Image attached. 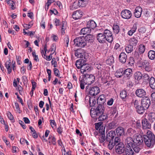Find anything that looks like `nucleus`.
Listing matches in <instances>:
<instances>
[{"mask_svg": "<svg viewBox=\"0 0 155 155\" xmlns=\"http://www.w3.org/2000/svg\"><path fill=\"white\" fill-rule=\"evenodd\" d=\"M56 138L54 137V136H53L52 137V139L51 140V142L52 143V144L54 145H56Z\"/></svg>", "mask_w": 155, "mask_h": 155, "instance_id": "obj_64", "label": "nucleus"}, {"mask_svg": "<svg viewBox=\"0 0 155 155\" xmlns=\"http://www.w3.org/2000/svg\"><path fill=\"white\" fill-rule=\"evenodd\" d=\"M100 92L99 88L97 86L90 87L89 89V94L91 96H94Z\"/></svg>", "mask_w": 155, "mask_h": 155, "instance_id": "obj_18", "label": "nucleus"}, {"mask_svg": "<svg viewBox=\"0 0 155 155\" xmlns=\"http://www.w3.org/2000/svg\"><path fill=\"white\" fill-rule=\"evenodd\" d=\"M133 46L129 44L125 48L126 52L128 53H131L133 50Z\"/></svg>", "mask_w": 155, "mask_h": 155, "instance_id": "obj_45", "label": "nucleus"}, {"mask_svg": "<svg viewBox=\"0 0 155 155\" xmlns=\"http://www.w3.org/2000/svg\"><path fill=\"white\" fill-rule=\"evenodd\" d=\"M96 24L93 20L88 22V33H91V29L93 30L96 26Z\"/></svg>", "mask_w": 155, "mask_h": 155, "instance_id": "obj_19", "label": "nucleus"}, {"mask_svg": "<svg viewBox=\"0 0 155 155\" xmlns=\"http://www.w3.org/2000/svg\"><path fill=\"white\" fill-rule=\"evenodd\" d=\"M97 38L98 42L101 43H104L106 42V40L104 33L97 34Z\"/></svg>", "mask_w": 155, "mask_h": 155, "instance_id": "obj_22", "label": "nucleus"}, {"mask_svg": "<svg viewBox=\"0 0 155 155\" xmlns=\"http://www.w3.org/2000/svg\"><path fill=\"white\" fill-rule=\"evenodd\" d=\"M53 70L54 75L56 76H59V72L58 70L56 68H54Z\"/></svg>", "mask_w": 155, "mask_h": 155, "instance_id": "obj_58", "label": "nucleus"}, {"mask_svg": "<svg viewBox=\"0 0 155 155\" xmlns=\"http://www.w3.org/2000/svg\"><path fill=\"white\" fill-rule=\"evenodd\" d=\"M106 41L108 42L111 43L113 40V36L112 32L108 29H105L104 31Z\"/></svg>", "mask_w": 155, "mask_h": 155, "instance_id": "obj_8", "label": "nucleus"}, {"mask_svg": "<svg viewBox=\"0 0 155 155\" xmlns=\"http://www.w3.org/2000/svg\"><path fill=\"white\" fill-rule=\"evenodd\" d=\"M143 138L145 144L148 147L153 146L155 143V136L150 131L148 130L147 135L143 136Z\"/></svg>", "mask_w": 155, "mask_h": 155, "instance_id": "obj_2", "label": "nucleus"}, {"mask_svg": "<svg viewBox=\"0 0 155 155\" xmlns=\"http://www.w3.org/2000/svg\"><path fill=\"white\" fill-rule=\"evenodd\" d=\"M87 41V38L83 36L76 38L74 40V41L75 46L83 48L86 45Z\"/></svg>", "mask_w": 155, "mask_h": 155, "instance_id": "obj_5", "label": "nucleus"}, {"mask_svg": "<svg viewBox=\"0 0 155 155\" xmlns=\"http://www.w3.org/2000/svg\"><path fill=\"white\" fill-rule=\"evenodd\" d=\"M132 102L135 108H136L137 106H138L140 105H139L140 103V101L138 100H133Z\"/></svg>", "mask_w": 155, "mask_h": 155, "instance_id": "obj_49", "label": "nucleus"}, {"mask_svg": "<svg viewBox=\"0 0 155 155\" xmlns=\"http://www.w3.org/2000/svg\"><path fill=\"white\" fill-rule=\"evenodd\" d=\"M11 61L9 59L8 61H6L5 64V66L6 68L8 74H10L12 71V67H11Z\"/></svg>", "mask_w": 155, "mask_h": 155, "instance_id": "obj_26", "label": "nucleus"}, {"mask_svg": "<svg viewBox=\"0 0 155 155\" xmlns=\"http://www.w3.org/2000/svg\"><path fill=\"white\" fill-rule=\"evenodd\" d=\"M100 114L97 116H91V117L97 120L98 119L99 121H102L107 119L108 117V114L107 113H104V112L102 114Z\"/></svg>", "mask_w": 155, "mask_h": 155, "instance_id": "obj_12", "label": "nucleus"}, {"mask_svg": "<svg viewBox=\"0 0 155 155\" xmlns=\"http://www.w3.org/2000/svg\"><path fill=\"white\" fill-rule=\"evenodd\" d=\"M124 74L127 77H130L132 75V71L130 68H127L125 70H124Z\"/></svg>", "mask_w": 155, "mask_h": 155, "instance_id": "obj_36", "label": "nucleus"}, {"mask_svg": "<svg viewBox=\"0 0 155 155\" xmlns=\"http://www.w3.org/2000/svg\"><path fill=\"white\" fill-rule=\"evenodd\" d=\"M114 62V58L112 56L110 57L106 61V63L110 65H112Z\"/></svg>", "mask_w": 155, "mask_h": 155, "instance_id": "obj_44", "label": "nucleus"}, {"mask_svg": "<svg viewBox=\"0 0 155 155\" xmlns=\"http://www.w3.org/2000/svg\"><path fill=\"white\" fill-rule=\"evenodd\" d=\"M87 61L85 58L84 59H79L78 60L76 63L75 65L78 69H81L80 71L82 73H84L87 70Z\"/></svg>", "mask_w": 155, "mask_h": 155, "instance_id": "obj_3", "label": "nucleus"}, {"mask_svg": "<svg viewBox=\"0 0 155 155\" xmlns=\"http://www.w3.org/2000/svg\"><path fill=\"white\" fill-rule=\"evenodd\" d=\"M148 118L149 121L153 123L155 120V113H150L148 114Z\"/></svg>", "mask_w": 155, "mask_h": 155, "instance_id": "obj_39", "label": "nucleus"}, {"mask_svg": "<svg viewBox=\"0 0 155 155\" xmlns=\"http://www.w3.org/2000/svg\"><path fill=\"white\" fill-rule=\"evenodd\" d=\"M113 29L114 32L116 34H117L119 32L120 28L119 26L117 25H114Z\"/></svg>", "mask_w": 155, "mask_h": 155, "instance_id": "obj_48", "label": "nucleus"}, {"mask_svg": "<svg viewBox=\"0 0 155 155\" xmlns=\"http://www.w3.org/2000/svg\"><path fill=\"white\" fill-rule=\"evenodd\" d=\"M115 135V132L113 130H111L107 134L106 141L107 142L109 143L108 144H110L112 141H113Z\"/></svg>", "mask_w": 155, "mask_h": 155, "instance_id": "obj_9", "label": "nucleus"}, {"mask_svg": "<svg viewBox=\"0 0 155 155\" xmlns=\"http://www.w3.org/2000/svg\"><path fill=\"white\" fill-rule=\"evenodd\" d=\"M120 138L118 137H116L114 139V140L113 141L110 143V144H108V147L110 150H112L114 146H116V145H118L120 143H122L120 142Z\"/></svg>", "mask_w": 155, "mask_h": 155, "instance_id": "obj_13", "label": "nucleus"}, {"mask_svg": "<svg viewBox=\"0 0 155 155\" xmlns=\"http://www.w3.org/2000/svg\"><path fill=\"white\" fill-rule=\"evenodd\" d=\"M134 77L136 80H137V81H139L142 79L143 75L140 72L138 71L134 74Z\"/></svg>", "mask_w": 155, "mask_h": 155, "instance_id": "obj_32", "label": "nucleus"}, {"mask_svg": "<svg viewBox=\"0 0 155 155\" xmlns=\"http://www.w3.org/2000/svg\"><path fill=\"white\" fill-rule=\"evenodd\" d=\"M7 115L8 118L10 120H13L14 121V120L13 119V117L12 114L10 112L8 111L7 112Z\"/></svg>", "mask_w": 155, "mask_h": 155, "instance_id": "obj_57", "label": "nucleus"}, {"mask_svg": "<svg viewBox=\"0 0 155 155\" xmlns=\"http://www.w3.org/2000/svg\"><path fill=\"white\" fill-rule=\"evenodd\" d=\"M116 123L115 121H112L108 124V128L109 129L114 128L116 127Z\"/></svg>", "mask_w": 155, "mask_h": 155, "instance_id": "obj_47", "label": "nucleus"}, {"mask_svg": "<svg viewBox=\"0 0 155 155\" xmlns=\"http://www.w3.org/2000/svg\"><path fill=\"white\" fill-rule=\"evenodd\" d=\"M84 74L83 75L82 79L80 81V87L82 89H84V85H86L87 84V74L86 72L84 73H83Z\"/></svg>", "mask_w": 155, "mask_h": 155, "instance_id": "obj_14", "label": "nucleus"}, {"mask_svg": "<svg viewBox=\"0 0 155 155\" xmlns=\"http://www.w3.org/2000/svg\"><path fill=\"white\" fill-rule=\"evenodd\" d=\"M142 124L143 129H150L151 128V124L145 118L142 120Z\"/></svg>", "mask_w": 155, "mask_h": 155, "instance_id": "obj_21", "label": "nucleus"}, {"mask_svg": "<svg viewBox=\"0 0 155 155\" xmlns=\"http://www.w3.org/2000/svg\"><path fill=\"white\" fill-rule=\"evenodd\" d=\"M127 92L126 90H124L121 91L120 94V96L122 99H125L127 97Z\"/></svg>", "mask_w": 155, "mask_h": 155, "instance_id": "obj_46", "label": "nucleus"}, {"mask_svg": "<svg viewBox=\"0 0 155 155\" xmlns=\"http://www.w3.org/2000/svg\"><path fill=\"white\" fill-rule=\"evenodd\" d=\"M121 17L125 19H129L132 16L131 12L127 9H124L122 10L121 12Z\"/></svg>", "mask_w": 155, "mask_h": 155, "instance_id": "obj_11", "label": "nucleus"}, {"mask_svg": "<svg viewBox=\"0 0 155 155\" xmlns=\"http://www.w3.org/2000/svg\"><path fill=\"white\" fill-rule=\"evenodd\" d=\"M64 41L65 43H66V46L68 47V43L69 42V37L68 35H66L64 39Z\"/></svg>", "mask_w": 155, "mask_h": 155, "instance_id": "obj_53", "label": "nucleus"}, {"mask_svg": "<svg viewBox=\"0 0 155 155\" xmlns=\"http://www.w3.org/2000/svg\"><path fill=\"white\" fill-rule=\"evenodd\" d=\"M135 63L133 57H130L129 58V61L128 64L131 66H132Z\"/></svg>", "mask_w": 155, "mask_h": 155, "instance_id": "obj_55", "label": "nucleus"}, {"mask_svg": "<svg viewBox=\"0 0 155 155\" xmlns=\"http://www.w3.org/2000/svg\"><path fill=\"white\" fill-rule=\"evenodd\" d=\"M95 77L93 74H89L88 77V85H91L95 81Z\"/></svg>", "mask_w": 155, "mask_h": 155, "instance_id": "obj_35", "label": "nucleus"}, {"mask_svg": "<svg viewBox=\"0 0 155 155\" xmlns=\"http://www.w3.org/2000/svg\"><path fill=\"white\" fill-rule=\"evenodd\" d=\"M149 85L153 89H155V79L151 77L149 80Z\"/></svg>", "mask_w": 155, "mask_h": 155, "instance_id": "obj_28", "label": "nucleus"}, {"mask_svg": "<svg viewBox=\"0 0 155 155\" xmlns=\"http://www.w3.org/2000/svg\"><path fill=\"white\" fill-rule=\"evenodd\" d=\"M133 140L130 137H127L125 140V143L129 144H132L133 150L136 153H138L140 150V146L143 142V137L140 134H137L134 136Z\"/></svg>", "mask_w": 155, "mask_h": 155, "instance_id": "obj_1", "label": "nucleus"}, {"mask_svg": "<svg viewBox=\"0 0 155 155\" xmlns=\"http://www.w3.org/2000/svg\"><path fill=\"white\" fill-rule=\"evenodd\" d=\"M115 130L118 136H123L124 134V129L122 127H118Z\"/></svg>", "mask_w": 155, "mask_h": 155, "instance_id": "obj_25", "label": "nucleus"}, {"mask_svg": "<svg viewBox=\"0 0 155 155\" xmlns=\"http://www.w3.org/2000/svg\"><path fill=\"white\" fill-rule=\"evenodd\" d=\"M141 68L148 72L152 70L149 61L147 60H143L140 63Z\"/></svg>", "mask_w": 155, "mask_h": 155, "instance_id": "obj_7", "label": "nucleus"}, {"mask_svg": "<svg viewBox=\"0 0 155 155\" xmlns=\"http://www.w3.org/2000/svg\"><path fill=\"white\" fill-rule=\"evenodd\" d=\"M105 108L103 105L99 104L96 109L92 108L90 110V114L91 116H97L100 114L101 115L104 112Z\"/></svg>", "mask_w": 155, "mask_h": 155, "instance_id": "obj_4", "label": "nucleus"}, {"mask_svg": "<svg viewBox=\"0 0 155 155\" xmlns=\"http://www.w3.org/2000/svg\"><path fill=\"white\" fill-rule=\"evenodd\" d=\"M148 56L150 59H154L155 58V51L153 50L149 51L148 53Z\"/></svg>", "mask_w": 155, "mask_h": 155, "instance_id": "obj_42", "label": "nucleus"}, {"mask_svg": "<svg viewBox=\"0 0 155 155\" xmlns=\"http://www.w3.org/2000/svg\"><path fill=\"white\" fill-rule=\"evenodd\" d=\"M119 60L122 64L125 63L127 59V55L124 52H121L119 56Z\"/></svg>", "mask_w": 155, "mask_h": 155, "instance_id": "obj_24", "label": "nucleus"}, {"mask_svg": "<svg viewBox=\"0 0 155 155\" xmlns=\"http://www.w3.org/2000/svg\"><path fill=\"white\" fill-rule=\"evenodd\" d=\"M150 103V101L149 97H145L142 98L141 104L144 108L147 109L149 108Z\"/></svg>", "mask_w": 155, "mask_h": 155, "instance_id": "obj_10", "label": "nucleus"}, {"mask_svg": "<svg viewBox=\"0 0 155 155\" xmlns=\"http://www.w3.org/2000/svg\"><path fill=\"white\" fill-rule=\"evenodd\" d=\"M139 31L141 33H144L146 32V29L144 27H141L139 29Z\"/></svg>", "mask_w": 155, "mask_h": 155, "instance_id": "obj_62", "label": "nucleus"}, {"mask_svg": "<svg viewBox=\"0 0 155 155\" xmlns=\"http://www.w3.org/2000/svg\"><path fill=\"white\" fill-rule=\"evenodd\" d=\"M80 34L83 35L85 38L87 39V28H82L81 30Z\"/></svg>", "mask_w": 155, "mask_h": 155, "instance_id": "obj_43", "label": "nucleus"}, {"mask_svg": "<svg viewBox=\"0 0 155 155\" xmlns=\"http://www.w3.org/2000/svg\"><path fill=\"white\" fill-rule=\"evenodd\" d=\"M59 60V58L58 57H56L55 58H52L51 63L52 65H53L54 68L57 67L58 66L57 61H58Z\"/></svg>", "mask_w": 155, "mask_h": 155, "instance_id": "obj_41", "label": "nucleus"}, {"mask_svg": "<svg viewBox=\"0 0 155 155\" xmlns=\"http://www.w3.org/2000/svg\"><path fill=\"white\" fill-rule=\"evenodd\" d=\"M114 99L112 98H111L107 101V104L108 105L111 106L112 105Z\"/></svg>", "mask_w": 155, "mask_h": 155, "instance_id": "obj_61", "label": "nucleus"}, {"mask_svg": "<svg viewBox=\"0 0 155 155\" xmlns=\"http://www.w3.org/2000/svg\"><path fill=\"white\" fill-rule=\"evenodd\" d=\"M96 137L98 138L99 140L101 143H104L107 142L106 137L105 134V130L103 131L102 130H100V132H98L95 136Z\"/></svg>", "mask_w": 155, "mask_h": 155, "instance_id": "obj_6", "label": "nucleus"}, {"mask_svg": "<svg viewBox=\"0 0 155 155\" xmlns=\"http://www.w3.org/2000/svg\"><path fill=\"white\" fill-rule=\"evenodd\" d=\"M136 95L139 97L143 98L146 97V91L142 88L137 89L135 91Z\"/></svg>", "mask_w": 155, "mask_h": 155, "instance_id": "obj_17", "label": "nucleus"}, {"mask_svg": "<svg viewBox=\"0 0 155 155\" xmlns=\"http://www.w3.org/2000/svg\"><path fill=\"white\" fill-rule=\"evenodd\" d=\"M102 123L101 122H99L98 123H95L94 124L95 126V128L96 130H99V132H100V130H102L104 131L105 130V128H104L103 126H102Z\"/></svg>", "mask_w": 155, "mask_h": 155, "instance_id": "obj_29", "label": "nucleus"}, {"mask_svg": "<svg viewBox=\"0 0 155 155\" xmlns=\"http://www.w3.org/2000/svg\"><path fill=\"white\" fill-rule=\"evenodd\" d=\"M87 4V0H79L78 5L79 7H84Z\"/></svg>", "mask_w": 155, "mask_h": 155, "instance_id": "obj_40", "label": "nucleus"}, {"mask_svg": "<svg viewBox=\"0 0 155 155\" xmlns=\"http://www.w3.org/2000/svg\"><path fill=\"white\" fill-rule=\"evenodd\" d=\"M143 78L145 80H148L149 81V79H150V77L149 75L147 74H144L143 76Z\"/></svg>", "mask_w": 155, "mask_h": 155, "instance_id": "obj_63", "label": "nucleus"}, {"mask_svg": "<svg viewBox=\"0 0 155 155\" xmlns=\"http://www.w3.org/2000/svg\"><path fill=\"white\" fill-rule=\"evenodd\" d=\"M126 145V150H125V153L126 155H133L134 154V151L132 149V148L133 149V145L129 144L127 143H125Z\"/></svg>", "mask_w": 155, "mask_h": 155, "instance_id": "obj_16", "label": "nucleus"}, {"mask_svg": "<svg viewBox=\"0 0 155 155\" xmlns=\"http://www.w3.org/2000/svg\"><path fill=\"white\" fill-rule=\"evenodd\" d=\"M53 54V53L52 54H50L49 56H47L46 55V54L45 53L44 54V55L45 57V58L46 59V60L48 61H50L52 58V54Z\"/></svg>", "mask_w": 155, "mask_h": 155, "instance_id": "obj_54", "label": "nucleus"}, {"mask_svg": "<svg viewBox=\"0 0 155 155\" xmlns=\"http://www.w3.org/2000/svg\"><path fill=\"white\" fill-rule=\"evenodd\" d=\"M124 70L123 68H120L116 71L115 76L117 78H120L124 74Z\"/></svg>", "mask_w": 155, "mask_h": 155, "instance_id": "obj_34", "label": "nucleus"}, {"mask_svg": "<svg viewBox=\"0 0 155 155\" xmlns=\"http://www.w3.org/2000/svg\"><path fill=\"white\" fill-rule=\"evenodd\" d=\"M50 125L52 128H53L56 127V124L54 120H50Z\"/></svg>", "mask_w": 155, "mask_h": 155, "instance_id": "obj_56", "label": "nucleus"}, {"mask_svg": "<svg viewBox=\"0 0 155 155\" xmlns=\"http://www.w3.org/2000/svg\"><path fill=\"white\" fill-rule=\"evenodd\" d=\"M136 29L137 25L134 24L131 29L128 32L127 34L129 36H132L136 31Z\"/></svg>", "mask_w": 155, "mask_h": 155, "instance_id": "obj_37", "label": "nucleus"}, {"mask_svg": "<svg viewBox=\"0 0 155 155\" xmlns=\"http://www.w3.org/2000/svg\"><path fill=\"white\" fill-rule=\"evenodd\" d=\"M142 9V8L140 6L137 7L134 11V15L135 17L137 18H139L141 16Z\"/></svg>", "mask_w": 155, "mask_h": 155, "instance_id": "obj_23", "label": "nucleus"}, {"mask_svg": "<svg viewBox=\"0 0 155 155\" xmlns=\"http://www.w3.org/2000/svg\"><path fill=\"white\" fill-rule=\"evenodd\" d=\"M95 36L92 34H88V44L89 45H92L94 42Z\"/></svg>", "mask_w": 155, "mask_h": 155, "instance_id": "obj_27", "label": "nucleus"}, {"mask_svg": "<svg viewBox=\"0 0 155 155\" xmlns=\"http://www.w3.org/2000/svg\"><path fill=\"white\" fill-rule=\"evenodd\" d=\"M137 111L140 114H142L144 113L145 110L147 109L144 108L142 105H140L136 108Z\"/></svg>", "mask_w": 155, "mask_h": 155, "instance_id": "obj_31", "label": "nucleus"}, {"mask_svg": "<svg viewBox=\"0 0 155 155\" xmlns=\"http://www.w3.org/2000/svg\"><path fill=\"white\" fill-rule=\"evenodd\" d=\"M89 103L90 107H92L94 106L96 104V101L94 99V97H91L89 96Z\"/></svg>", "mask_w": 155, "mask_h": 155, "instance_id": "obj_38", "label": "nucleus"}, {"mask_svg": "<svg viewBox=\"0 0 155 155\" xmlns=\"http://www.w3.org/2000/svg\"><path fill=\"white\" fill-rule=\"evenodd\" d=\"M64 21L62 22V24H63V25L61 29V33L62 35H64V34L65 33V30L66 28V26L64 25Z\"/></svg>", "mask_w": 155, "mask_h": 155, "instance_id": "obj_51", "label": "nucleus"}, {"mask_svg": "<svg viewBox=\"0 0 155 155\" xmlns=\"http://www.w3.org/2000/svg\"><path fill=\"white\" fill-rule=\"evenodd\" d=\"M124 147V145L123 143L116 145L115 146L116 152L119 154L123 153L125 150Z\"/></svg>", "mask_w": 155, "mask_h": 155, "instance_id": "obj_15", "label": "nucleus"}, {"mask_svg": "<svg viewBox=\"0 0 155 155\" xmlns=\"http://www.w3.org/2000/svg\"><path fill=\"white\" fill-rule=\"evenodd\" d=\"M137 38L133 37L130 38L128 41L129 44L133 46H136L138 42Z\"/></svg>", "mask_w": 155, "mask_h": 155, "instance_id": "obj_30", "label": "nucleus"}, {"mask_svg": "<svg viewBox=\"0 0 155 155\" xmlns=\"http://www.w3.org/2000/svg\"><path fill=\"white\" fill-rule=\"evenodd\" d=\"M81 50L80 49H78L75 52V55L77 58L79 57V55H80V56H81Z\"/></svg>", "mask_w": 155, "mask_h": 155, "instance_id": "obj_52", "label": "nucleus"}, {"mask_svg": "<svg viewBox=\"0 0 155 155\" xmlns=\"http://www.w3.org/2000/svg\"><path fill=\"white\" fill-rule=\"evenodd\" d=\"M145 47L143 44H141L139 46V51L140 53L141 54L143 53L145 51Z\"/></svg>", "mask_w": 155, "mask_h": 155, "instance_id": "obj_50", "label": "nucleus"}, {"mask_svg": "<svg viewBox=\"0 0 155 155\" xmlns=\"http://www.w3.org/2000/svg\"><path fill=\"white\" fill-rule=\"evenodd\" d=\"M15 106L16 109H17V111L19 113H20L21 110L19 107V105L18 104L17 102L15 103Z\"/></svg>", "mask_w": 155, "mask_h": 155, "instance_id": "obj_60", "label": "nucleus"}, {"mask_svg": "<svg viewBox=\"0 0 155 155\" xmlns=\"http://www.w3.org/2000/svg\"><path fill=\"white\" fill-rule=\"evenodd\" d=\"M83 12L81 11L77 10L74 12L72 17L75 20H77L80 18L82 15Z\"/></svg>", "mask_w": 155, "mask_h": 155, "instance_id": "obj_20", "label": "nucleus"}, {"mask_svg": "<svg viewBox=\"0 0 155 155\" xmlns=\"http://www.w3.org/2000/svg\"><path fill=\"white\" fill-rule=\"evenodd\" d=\"M56 50V46L54 44H52L51 45V48L50 49V51H54L53 53Z\"/></svg>", "mask_w": 155, "mask_h": 155, "instance_id": "obj_59", "label": "nucleus"}, {"mask_svg": "<svg viewBox=\"0 0 155 155\" xmlns=\"http://www.w3.org/2000/svg\"><path fill=\"white\" fill-rule=\"evenodd\" d=\"M106 101L105 96L104 94L101 95L97 99V103H99L100 104H104Z\"/></svg>", "mask_w": 155, "mask_h": 155, "instance_id": "obj_33", "label": "nucleus"}]
</instances>
